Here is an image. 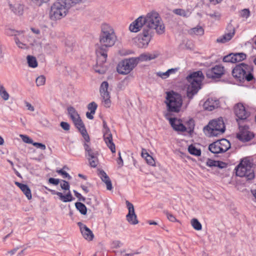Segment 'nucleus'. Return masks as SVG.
Listing matches in <instances>:
<instances>
[{"instance_id":"nucleus-1","label":"nucleus","mask_w":256,"mask_h":256,"mask_svg":"<svg viewBox=\"0 0 256 256\" xmlns=\"http://www.w3.org/2000/svg\"><path fill=\"white\" fill-rule=\"evenodd\" d=\"M146 25L144 27L150 30H155L158 34H162L165 32V26L160 14L155 10H152L144 15Z\"/></svg>"},{"instance_id":"nucleus-2","label":"nucleus","mask_w":256,"mask_h":256,"mask_svg":"<svg viewBox=\"0 0 256 256\" xmlns=\"http://www.w3.org/2000/svg\"><path fill=\"white\" fill-rule=\"evenodd\" d=\"M203 78V74L200 70L191 73L187 76L186 80L189 83L187 88V96L189 99H192L200 89Z\"/></svg>"},{"instance_id":"nucleus-3","label":"nucleus","mask_w":256,"mask_h":256,"mask_svg":"<svg viewBox=\"0 0 256 256\" xmlns=\"http://www.w3.org/2000/svg\"><path fill=\"white\" fill-rule=\"evenodd\" d=\"M252 68L251 66L244 63L236 65L232 70V75L235 80L239 82H244L245 80L250 82L254 78L252 73Z\"/></svg>"},{"instance_id":"nucleus-4","label":"nucleus","mask_w":256,"mask_h":256,"mask_svg":"<svg viewBox=\"0 0 256 256\" xmlns=\"http://www.w3.org/2000/svg\"><path fill=\"white\" fill-rule=\"evenodd\" d=\"M116 40V36L112 27L107 24H103L100 36V42L102 46L111 47L114 45Z\"/></svg>"},{"instance_id":"nucleus-5","label":"nucleus","mask_w":256,"mask_h":256,"mask_svg":"<svg viewBox=\"0 0 256 256\" xmlns=\"http://www.w3.org/2000/svg\"><path fill=\"white\" fill-rule=\"evenodd\" d=\"M225 125L222 118L210 120L204 127V132L208 136H216L223 134L225 131Z\"/></svg>"},{"instance_id":"nucleus-6","label":"nucleus","mask_w":256,"mask_h":256,"mask_svg":"<svg viewBox=\"0 0 256 256\" xmlns=\"http://www.w3.org/2000/svg\"><path fill=\"white\" fill-rule=\"evenodd\" d=\"M69 9L64 0H58L51 7L50 18L53 20L60 19L66 16Z\"/></svg>"},{"instance_id":"nucleus-7","label":"nucleus","mask_w":256,"mask_h":256,"mask_svg":"<svg viewBox=\"0 0 256 256\" xmlns=\"http://www.w3.org/2000/svg\"><path fill=\"white\" fill-rule=\"evenodd\" d=\"M236 174L240 177H246L248 180L254 178V174L252 162L246 159L242 160L236 168Z\"/></svg>"},{"instance_id":"nucleus-8","label":"nucleus","mask_w":256,"mask_h":256,"mask_svg":"<svg viewBox=\"0 0 256 256\" xmlns=\"http://www.w3.org/2000/svg\"><path fill=\"white\" fill-rule=\"evenodd\" d=\"M166 103L169 111L178 112L182 106V101L180 94L168 92L166 95Z\"/></svg>"},{"instance_id":"nucleus-9","label":"nucleus","mask_w":256,"mask_h":256,"mask_svg":"<svg viewBox=\"0 0 256 256\" xmlns=\"http://www.w3.org/2000/svg\"><path fill=\"white\" fill-rule=\"evenodd\" d=\"M154 34V32L153 30H150L148 28L146 29L144 28L142 32L138 36V46L140 48H146Z\"/></svg>"},{"instance_id":"nucleus-10","label":"nucleus","mask_w":256,"mask_h":256,"mask_svg":"<svg viewBox=\"0 0 256 256\" xmlns=\"http://www.w3.org/2000/svg\"><path fill=\"white\" fill-rule=\"evenodd\" d=\"M230 148V142L225 138H222L210 144L208 149L212 153L218 154L226 152Z\"/></svg>"},{"instance_id":"nucleus-11","label":"nucleus","mask_w":256,"mask_h":256,"mask_svg":"<svg viewBox=\"0 0 256 256\" xmlns=\"http://www.w3.org/2000/svg\"><path fill=\"white\" fill-rule=\"evenodd\" d=\"M136 65L137 61L134 58L125 59L118 63L116 68L117 72L122 74H126Z\"/></svg>"},{"instance_id":"nucleus-12","label":"nucleus","mask_w":256,"mask_h":256,"mask_svg":"<svg viewBox=\"0 0 256 256\" xmlns=\"http://www.w3.org/2000/svg\"><path fill=\"white\" fill-rule=\"evenodd\" d=\"M224 72V67L222 65L218 64L208 69L206 71V76L208 78L216 80L220 78Z\"/></svg>"},{"instance_id":"nucleus-13","label":"nucleus","mask_w":256,"mask_h":256,"mask_svg":"<svg viewBox=\"0 0 256 256\" xmlns=\"http://www.w3.org/2000/svg\"><path fill=\"white\" fill-rule=\"evenodd\" d=\"M254 136L252 132L250 130L248 126H239V132L237 134V138L240 141L245 142L252 140Z\"/></svg>"},{"instance_id":"nucleus-14","label":"nucleus","mask_w":256,"mask_h":256,"mask_svg":"<svg viewBox=\"0 0 256 256\" xmlns=\"http://www.w3.org/2000/svg\"><path fill=\"white\" fill-rule=\"evenodd\" d=\"M165 117L168 120L172 127L175 131L180 132H185V127L180 119L170 117L168 114H166Z\"/></svg>"},{"instance_id":"nucleus-15","label":"nucleus","mask_w":256,"mask_h":256,"mask_svg":"<svg viewBox=\"0 0 256 256\" xmlns=\"http://www.w3.org/2000/svg\"><path fill=\"white\" fill-rule=\"evenodd\" d=\"M144 15L140 16L129 26V30L132 32H138L145 26Z\"/></svg>"},{"instance_id":"nucleus-16","label":"nucleus","mask_w":256,"mask_h":256,"mask_svg":"<svg viewBox=\"0 0 256 256\" xmlns=\"http://www.w3.org/2000/svg\"><path fill=\"white\" fill-rule=\"evenodd\" d=\"M234 112L236 116L239 120H246L249 116L244 106L240 103L236 104L234 107Z\"/></svg>"},{"instance_id":"nucleus-17","label":"nucleus","mask_w":256,"mask_h":256,"mask_svg":"<svg viewBox=\"0 0 256 256\" xmlns=\"http://www.w3.org/2000/svg\"><path fill=\"white\" fill-rule=\"evenodd\" d=\"M126 204L128 210V213L126 215V220L130 224H136L138 223L136 216L135 214L133 204L128 200H126Z\"/></svg>"},{"instance_id":"nucleus-18","label":"nucleus","mask_w":256,"mask_h":256,"mask_svg":"<svg viewBox=\"0 0 256 256\" xmlns=\"http://www.w3.org/2000/svg\"><path fill=\"white\" fill-rule=\"evenodd\" d=\"M219 100L215 98H208L202 104L204 110L212 111L219 106Z\"/></svg>"},{"instance_id":"nucleus-19","label":"nucleus","mask_w":256,"mask_h":256,"mask_svg":"<svg viewBox=\"0 0 256 256\" xmlns=\"http://www.w3.org/2000/svg\"><path fill=\"white\" fill-rule=\"evenodd\" d=\"M102 132L104 140L107 146L109 148L112 153L115 152V145L113 142L112 134L110 132V129H106L105 132Z\"/></svg>"},{"instance_id":"nucleus-20","label":"nucleus","mask_w":256,"mask_h":256,"mask_svg":"<svg viewBox=\"0 0 256 256\" xmlns=\"http://www.w3.org/2000/svg\"><path fill=\"white\" fill-rule=\"evenodd\" d=\"M78 225L80 228L83 237L88 240H92L94 236L92 231L81 222H78Z\"/></svg>"},{"instance_id":"nucleus-21","label":"nucleus","mask_w":256,"mask_h":256,"mask_svg":"<svg viewBox=\"0 0 256 256\" xmlns=\"http://www.w3.org/2000/svg\"><path fill=\"white\" fill-rule=\"evenodd\" d=\"M73 122L76 128L79 130L83 136L86 142H89L90 138L87 134L86 130L80 118L76 119V120H73Z\"/></svg>"},{"instance_id":"nucleus-22","label":"nucleus","mask_w":256,"mask_h":256,"mask_svg":"<svg viewBox=\"0 0 256 256\" xmlns=\"http://www.w3.org/2000/svg\"><path fill=\"white\" fill-rule=\"evenodd\" d=\"M228 28H230L229 32L219 37L216 40L217 42L225 43L228 42L232 38L235 34L234 28L232 26H229Z\"/></svg>"},{"instance_id":"nucleus-23","label":"nucleus","mask_w":256,"mask_h":256,"mask_svg":"<svg viewBox=\"0 0 256 256\" xmlns=\"http://www.w3.org/2000/svg\"><path fill=\"white\" fill-rule=\"evenodd\" d=\"M158 53L154 52L152 53H144L141 54L138 57L134 58L136 60L137 64L140 62H146L154 60L158 56Z\"/></svg>"},{"instance_id":"nucleus-24","label":"nucleus","mask_w":256,"mask_h":256,"mask_svg":"<svg viewBox=\"0 0 256 256\" xmlns=\"http://www.w3.org/2000/svg\"><path fill=\"white\" fill-rule=\"evenodd\" d=\"M85 142L84 144V149L85 150V156H86L88 158H92L94 156H98V152L94 150V148H92L90 144H88V142Z\"/></svg>"},{"instance_id":"nucleus-25","label":"nucleus","mask_w":256,"mask_h":256,"mask_svg":"<svg viewBox=\"0 0 256 256\" xmlns=\"http://www.w3.org/2000/svg\"><path fill=\"white\" fill-rule=\"evenodd\" d=\"M99 175L102 181L106 184L107 190H111L112 186L111 180L108 176L104 170L100 171Z\"/></svg>"},{"instance_id":"nucleus-26","label":"nucleus","mask_w":256,"mask_h":256,"mask_svg":"<svg viewBox=\"0 0 256 256\" xmlns=\"http://www.w3.org/2000/svg\"><path fill=\"white\" fill-rule=\"evenodd\" d=\"M15 184L22 190L28 200L32 198L31 190L26 184H22L17 182H15Z\"/></svg>"},{"instance_id":"nucleus-27","label":"nucleus","mask_w":256,"mask_h":256,"mask_svg":"<svg viewBox=\"0 0 256 256\" xmlns=\"http://www.w3.org/2000/svg\"><path fill=\"white\" fill-rule=\"evenodd\" d=\"M52 194L58 196L60 200L64 202H72L73 200L72 194L70 190L66 195H63L62 192L54 190L52 192Z\"/></svg>"},{"instance_id":"nucleus-28","label":"nucleus","mask_w":256,"mask_h":256,"mask_svg":"<svg viewBox=\"0 0 256 256\" xmlns=\"http://www.w3.org/2000/svg\"><path fill=\"white\" fill-rule=\"evenodd\" d=\"M141 156L145 159L148 164L152 166H154L155 165V161L154 159L148 154L146 149L142 148Z\"/></svg>"},{"instance_id":"nucleus-29","label":"nucleus","mask_w":256,"mask_h":256,"mask_svg":"<svg viewBox=\"0 0 256 256\" xmlns=\"http://www.w3.org/2000/svg\"><path fill=\"white\" fill-rule=\"evenodd\" d=\"M10 8L12 11L17 15H22L23 13L24 6L19 4H16L14 5L10 4Z\"/></svg>"},{"instance_id":"nucleus-30","label":"nucleus","mask_w":256,"mask_h":256,"mask_svg":"<svg viewBox=\"0 0 256 256\" xmlns=\"http://www.w3.org/2000/svg\"><path fill=\"white\" fill-rule=\"evenodd\" d=\"M184 126L186 128L185 132L191 134L193 132L194 128V120L192 118L189 119L184 124Z\"/></svg>"},{"instance_id":"nucleus-31","label":"nucleus","mask_w":256,"mask_h":256,"mask_svg":"<svg viewBox=\"0 0 256 256\" xmlns=\"http://www.w3.org/2000/svg\"><path fill=\"white\" fill-rule=\"evenodd\" d=\"M68 114L72 121L76 120V119L80 118L76 110L73 107L70 106L68 108Z\"/></svg>"},{"instance_id":"nucleus-32","label":"nucleus","mask_w":256,"mask_h":256,"mask_svg":"<svg viewBox=\"0 0 256 256\" xmlns=\"http://www.w3.org/2000/svg\"><path fill=\"white\" fill-rule=\"evenodd\" d=\"M204 33V30L202 26H197L190 30V34L192 35L202 36Z\"/></svg>"},{"instance_id":"nucleus-33","label":"nucleus","mask_w":256,"mask_h":256,"mask_svg":"<svg viewBox=\"0 0 256 256\" xmlns=\"http://www.w3.org/2000/svg\"><path fill=\"white\" fill-rule=\"evenodd\" d=\"M108 84L107 82L104 81L102 83L100 90V96L110 94L108 91Z\"/></svg>"},{"instance_id":"nucleus-34","label":"nucleus","mask_w":256,"mask_h":256,"mask_svg":"<svg viewBox=\"0 0 256 256\" xmlns=\"http://www.w3.org/2000/svg\"><path fill=\"white\" fill-rule=\"evenodd\" d=\"M76 209L83 215L86 214L87 209L86 206L82 202H77L75 204Z\"/></svg>"},{"instance_id":"nucleus-35","label":"nucleus","mask_w":256,"mask_h":256,"mask_svg":"<svg viewBox=\"0 0 256 256\" xmlns=\"http://www.w3.org/2000/svg\"><path fill=\"white\" fill-rule=\"evenodd\" d=\"M27 60L30 67L35 68L38 66V62L35 57L31 56H28Z\"/></svg>"},{"instance_id":"nucleus-36","label":"nucleus","mask_w":256,"mask_h":256,"mask_svg":"<svg viewBox=\"0 0 256 256\" xmlns=\"http://www.w3.org/2000/svg\"><path fill=\"white\" fill-rule=\"evenodd\" d=\"M188 151L191 154L196 156H200L201 154V151L200 149L196 148L192 144L188 146Z\"/></svg>"},{"instance_id":"nucleus-37","label":"nucleus","mask_w":256,"mask_h":256,"mask_svg":"<svg viewBox=\"0 0 256 256\" xmlns=\"http://www.w3.org/2000/svg\"><path fill=\"white\" fill-rule=\"evenodd\" d=\"M101 96L102 98V102L104 106L106 108H110L111 106L110 94Z\"/></svg>"},{"instance_id":"nucleus-38","label":"nucleus","mask_w":256,"mask_h":256,"mask_svg":"<svg viewBox=\"0 0 256 256\" xmlns=\"http://www.w3.org/2000/svg\"><path fill=\"white\" fill-rule=\"evenodd\" d=\"M233 56H234V58H235L234 60L235 62H237L246 59V56L245 54L241 52L234 54Z\"/></svg>"},{"instance_id":"nucleus-39","label":"nucleus","mask_w":256,"mask_h":256,"mask_svg":"<svg viewBox=\"0 0 256 256\" xmlns=\"http://www.w3.org/2000/svg\"><path fill=\"white\" fill-rule=\"evenodd\" d=\"M0 96L4 100H7L9 98V94L5 90L4 88L0 84Z\"/></svg>"},{"instance_id":"nucleus-40","label":"nucleus","mask_w":256,"mask_h":256,"mask_svg":"<svg viewBox=\"0 0 256 256\" xmlns=\"http://www.w3.org/2000/svg\"><path fill=\"white\" fill-rule=\"evenodd\" d=\"M88 160L91 167L96 168L98 164V156L88 158Z\"/></svg>"},{"instance_id":"nucleus-41","label":"nucleus","mask_w":256,"mask_h":256,"mask_svg":"<svg viewBox=\"0 0 256 256\" xmlns=\"http://www.w3.org/2000/svg\"><path fill=\"white\" fill-rule=\"evenodd\" d=\"M191 224L196 230H202V224L196 218H193L192 220Z\"/></svg>"},{"instance_id":"nucleus-42","label":"nucleus","mask_w":256,"mask_h":256,"mask_svg":"<svg viewBox=\"0 0 256 256\" xmlns=\"http://www.w3.org/2000/svg\"><path fill=\"white\" fill-rule=\"evenodd\" d=\"M174 12L176 14L184 17H188L190 16V12L188 10L186 11L182 9H176Z\"/></svg>"},{"instance_id":"nucleus-43","label":"nucleus","mask_w":256,"mask_h":256,"mask_svg":"<svg viewBox=\"0 0 256 256\" xmlns=\"http://www.w3.org/2000/svg\"><path fill=\"white\" fill-rule=\"evenodd\" d=\"M68 8H70L76 4H80L84 1V0H64Z\"/></svg>"},{"instance_id":"nucleus-44","label":"nucleus","mask_w":256,"mask_h":256,"mask_svg":"<svg viewBox=\"0 0 256 256\" xmlns=\"http://www.w3.org/2000/svg\"><path fill=\"white\" fill-rule=\"evenodd\" d=\"M36 82L38 86H44L46 82V78L44 76L41 75L38 76L36 80Z\"/></svg>"},{"instance_id":"nucleus-45","label":"nucleus","mask_w":256,"mask_h":256,"mask_svg":"<svg viewBox=\"0 0 256 256\" xmlns=\"http://www.w3.org/2000/svg\"><path fill=\"white\" fill-rule=\"evenodd\" d=\"M234 54H230L225 56L223 58V61L224 62H232V63H235L234 61V56H233Z\"/></svg>"},{"instance_id":"nucleus-46","label":"nucleus","mask_w":256,"mask_h":256,"mask_svg":"<svg viewBox=\"0 0 256 256\" xmlns=\"http://www.w3.org/2000/svg\"><path fill=\"white\" fill-rule=\"evenodd\" d=\"M97 107L98 106L96 102H92L88 104V108L91 113L95 114Z\"/></svg>"},{"instance_id":"nucleus-47","label":"nucleus","mask_w":256,"mask_h":256,"mask_svg":"<svg viewBox=\"0 0 256 256\" xmlns=\"http://www.w3.org/2000/svg\"><path fill=\"white\" fill-rule=\"evenodd\" d=\"M250 16V12L248 9L244 8L241 10L240 16L244 18H248Z\"/></svg>"},{"instance_id":"nucleus-48","label":"nucleus","mask_w":256,"mask_h":256,"mask_svg":"<svg viewBox=\"0 0 256 256\" xmlns=\"http://www.w3.org/2000/svg\"><path fill=\"white\" fill-rule=\"evenodd\" d=\"M20 138H22L24 142L27 143V144H32L34 142L32 139L30 138L28 136L26 135L21 134L20 135Z\"/></svg>"},{"instance_id":"nucleus-49","label":"nucleus","mask_w":256,"mask_h":256,"mask_svg":"<svg viewBox=\"0 0 256 256\" xmlns=\"http://www.w3.org/2000/svg\"><path fill=\"white\" fill-rule=\"evenodd\" d=\"M208 15L212 18H214V20H219L221 16L220 14L217 12L209 14Z\"/></svg>"},{"instance_id":"nucleus-50","label":"nucleus","mask_w":256,"mask_h":256,"mask_svg":"<svg viewBox=\"0 0 256 256\" xmlns=\"http://www.w3.org/2000/svg\"><path fill=\"white\" fill-rule=\"evenodd\" d=\"M56 172L61 174L64 178H68V180H70L72 177L69 175V174L65 171H64L62 170H59L56 171Z\"/></svg>"},{"instance_id":"nucleus-51","label":"nucleus","mask_w":256,"mask_h":256,"mask_svg":"<svg viewBox=\"0 0 256 256\" xmlns=\"http://www.w3.org/2000/svg\"><path fill=\"white\" fill-rule=\"evenodd\" d=\"M62 183L60 184V187L62 190H70V184L66 180H62Z\"/></svg>"},{"instance_id":"nucleus-52","label":"nucleus","mask_w":256,"mask_h":256,"mask_svg":"<svg viewBox=\"0 0 256 256\" xmlns=\"http://www.w3.org/2000/svg\"><path fill=\"white\" fill-rule=\"evenodd\" d=\"M15 42L18 46L20 48H27L26 45L21 42L18 38H15Z\"/></svg>"},{"instance_id":"nucleus-53","label":"nucleus","mask_w":256,"mask_h":256,"mask_svg":"<svg viewBox=\"0 0 256 256\" xmlns=\"http://www.w3.org/2000/svg\"><path fill=\"white\" fill-rule=\"evenodd\" d=\"M156 74V76L162 79H166L170 76L167 71L166 72H157Z\"/></svg>"},{"instance_id":"nucleus-54","label":"nucleus","mask_w":256,"mask_h":256,"mask_svg":"<svg viewBox=\"0 0 256 256\" xmlns=\"http://www.w3.org/2000/svg\"><path fill=\"white\" fill-rule=\"evenodd\" d=\"M166 217L168 218V219L172 222H178V220H177V219L175 218V216L172 214L168 212H166Z\"/></svg>"},{"instance_id":"nucleus-55","label":"nucleus","mask_w":256,"mask_h":256,"mask_svg":"<svg viewBox=\"0 0 256 256\" xmlns=\"http://www.w3.org/2000/svg\"><path fill=\"white\" fill-rule=\"evenodd\" d=\"M218 161L210 159H208L206 162V166L210 167L216 166V164H218Z\"/></svg>"},{"instance_id":"nucleus-56","label":"nucleus","mask_w":256,"mask_h":256,"mask_svg":"<svg viewBox=\"0 0 256 256\" xmlns=\"http://www.w3.org/2000/svg\"><path fill=\"white\" fill-rule=\"evenodd\" d=\"M32 145L42 150H44L46 148V146L42 143L34 142Z\"/></svg>"},{"instance_id":"nucleus-57","label":"nucleus","mask_w":256,"mask_h":256,"mask_svg":"<svg viewBox=\"0 0 256 256\" xmlns=\"http://www.w3.org/2000/svg\"><path fill=\"white\" fill-rule=\"evenodd\" d=\"M74 192L75 196L79 200L84 202L85 198L80 193L75 190H74Z\"/></svg>"},{"instance_id":"nucleus-58","label":"nucleus","mask_w":256,"mask_h":256,"mask_svg":"<svg viewBox=\"0 0 256 256\" xmlns=\"http://www.w3.org/2000/svg\"><path fill=\"white\" fill-rule=\"evenodd\" d=\"M118 160H116V162H117L118 164V165L119 168H121L124 165V162H123V160L121 157L120 152H118Z\"/></svg>"},{"instance_id":"nucleus-59","label":"nucleus","mask_w":256,"mask_h":256,"mask_svg":"<svg viewBox=\"0 0 256 256\" xmlns=\"http://www.w3.org/2000/svg\"><path fill=\"white\" fill-rule=\"evenodd\" d=\"M60 126L65 130H70V124L66 122H60Z\"/></svg>"},{"instance_id":"nucleus-60","label":"nucleus","mask_w":256,"mask_h":256,"mask_svg":"<svg viewBox=\"0 0 256 256\" xmlns=\"http://www.w3.org/2000/svg\"><path fill=\"white\" fill-rule=\"evenodd\" d=\"M48 182L50 184H53L54 185H58L60 182V180L58 178H50L48 180Z\"/></svg>"},{"instance_id":"nucleus-61","label":"nucleus","mask_w":256,"mask_h":256,"mask_svg":"<svg viewBox=\"0 0 256 256\" xmlns=\"http://www.w3.org/2000/svg\"><path fill=\"white\" fill-rule=\"evenodd\" d=\"M24 104L28 110L30 112H34V107L30 104L27 102H24Z\"/></svg>"},{"instance_id":"nucleus-62","label":"nucleus","mask_w":256,"mask_h":256,"mask_svg":"<svg viewBox=\"0 0 256 256\" xmlns=\"http://www.w3.org/2000/svg\"><path fill=\"white\" fill-rule=\"evenodd\" d=\"M178 70H179L178 68H172L170 69H168L167 70V72H168L169 76H170V74H176L178 71Z\"/></svg>"},{"instance_id":"nucleus-63","label":"nucleus","mask_w":256,"mask_h":256,"mask_svg":"<svg viewBox=\"0 0 256 256\" xmlns=\"http://www.w3.org/2000/svg\"><path fill=\"white\" fill-rule=\"evenodd\" d=\"M218 164H216V166L221 168H225L226 166V163L223 162H220V161H218Z\"/></svg>"},{"instance_id":"nucleus-64","label":"nucleus","mask_w":256,"mask_h":256,"mask_svg":"<svg viewBox=\"0 0 256 256\" xmlns=\"http://www.w3.org/2000/svg\"><path fill=\"white\" fill-rule=\"evenodd\" d=\"M94 114V113H91V112H88L86 113V116L90 120H92L94 118L93 115Z\"/></svg>"}]
</instances>
